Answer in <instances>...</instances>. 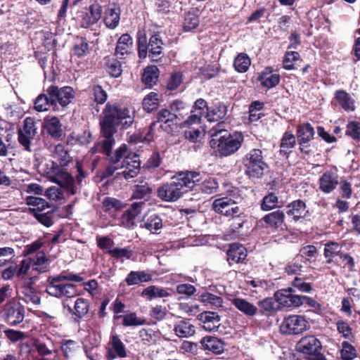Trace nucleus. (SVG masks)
Wrapping results in <instances>:
<instances>
[{"mask_svg":"<svg viewBox=\"0 0 360 360\" xmlns=\"http://www.w3.org/2000/svg\"><path fill=\"white\" fill-rule=\"evenodd\" d=\"M202 179L199 172H181L171 183L163 184L158 188V196L166 202L176 201L184 193L193 189L195 183Z\"/></svg>","mask_w":360,"mask_h":360,"instance_id":"f03ea898","label":"nucleus"},{"mask_svg":"<svg viewBox=\"0 0 360 360\" xmlns=\"http://www.w3.org/2000/svg\"><path fill=\"white\" fill-rule=\"evenodd\" d=\"M231 304L245 316L252 317L255 316L259 309L257 306L248 302L246 300L240 297H235L231 300Z\"/></svg>","mask_w":360,"mask_h":360,"instance_id":"393cba45","label":"nucleus"},{"mask_svg":"<svg viewBox=\"0 0 360 360\" xmlns=\"http://www.w3.org/2000/svg\"><path fill=\"white\" fill-rule=\"evenodd\" d=\"M25 309L20 302L13 301L7 303L4 309L6 322L10 326H17L25 319Z\"/></svg>","mask_w":360,"mask_h":360,"instance_id":"f8f14e48","label":"nucleus"},{"mask_svg":"<svg viewBox=\"0 0 360 360\" xmlns=\"http://www.w3.org/2000/svg\"><path fill=\"white\" fill-rule=\"evenodd\" d=\"M212 209L217 213L228 217H238L243 212L236 205V200L229 196L217 198L212 203Z\"/></svg>","mask_w":360,"mask_h":360,"instance_id":"6e6552de","label":"nucleus"},{"mask_svg":"<svg viewBox=\"0 0 360 360\" xmlns=\"http://www.w3.org/2000/svg\"><path fill=\"white\" fill-rule=\"evenodd\" d=\"M77 347L75 341L72 340H65L61 345V351L66 358L72 357L75 355Z\"/></svg>","mask_w":360,"mask_h":360,"instance_id":"13d9d810","label":"nucleus"},{"mask_svg":"<svg viewBox=\"0 0 360 360\" xmlns=\"http://www.w3.org/2000/svg\"><path fill=\"white\" fill-rule=\"evenodd\" d=\"M108 253L111 255L112 257L116 259H130L133 255V251L129 247L125 248H115L112 250H109Z\"/></svg>","mask_w":360,"mask_h":360,"instance_id":"49530a36","label":"nucleus"},{"mask_svg":"<svg viewBox=\"0 0 360 360\" xmlns=\"http://www.w3.org/2000/svg\"><path fill=\"white\" fill-rule=\"evenodd\" d=\"M174 331L179 338H188L194 335L195 330L190 320L181 319L175 323Z\"/></svg>","mask_w":360,"mask_h":360,"instance_id":"bb28decb","label":"nucleus"},{"mask_svg":"<svg viewBox=\"0 0 360 360\" xmlns=\"http://www.w3.org/2000/svg\"><path fill=\"white\" fill-rule=\"evenodd\" d=\"M139 336L144 345H152L155 342L157 333L151 328H142L139 332Z\"/></svg>","mask_w":360,"mask_h":360,"instance_id":"603ef678","label":"nucleus"},{"mask_svg":"<svg viewBox=\"0 0 360 360\" xmlns=\"http://www.w3.org/2000/svg\"><path fill=\"white\" fill-rule=\"evenodd\" d=\"M284 219V212L281 210H276L265 215L263 220L269 226L278 229L283 224Z\"/></svg>","mask_w":360,"mask_h":360,"instance_id":"e433bc0d","label":"nucleus"},{"mask_svg":"<svg viewBox=\"0 0 360 360\" xmlns=\"http://www.w3.org/2000/svg\"><path fill=\"white\" fill-rule=\"evenodd\" d=\"M34 108L39 112L46 111L51 108L53 110H56V106L51 96L47 94H41L35 100Z\"/></svg>","mask_w":360,"mask_h":360,"instance_id":"58836bf2","label":"nucleus"},{"mask_svg":"<svg viewBox=\"0 0 360 360\" xmlns=\"http://www.w3.org/2000/svg\"><path fill=\"white\" fill-rule=\"evenodd\" d=\"M102 6L96 1L80 11L79 17L81 20V25L83 27H88L96 23L101 17Z\"/></svg>","mask_w":360,"mask_h":360,"instance_id":"ddd939ff","label":"nucleus"},{"mask_svg":"<svg viewBox=\"0 0 360 360\" xmlns=\"http://www.w3.org/2000/svg\"><path fill=\"white\" fill-rule=\"evenodd\" d=\"M300 58V54L296 51H288L285 53L283 61V68L285 70H292L294 68V62Z\"/></svg>","mask_w":360,"mask_h":360,"instance_id":"e2e57ef3","label":"nucleus"},{"mask_svg":"<svg viewBox=\"0 0 360 360\" xmlns=\"http://www.w3.org/2000/svg\"><path fill=\"white\" fill-rule=\"evenodd\" d=\"M159 76L158 68L155 65L147 67L142 75V82L147 86H151L158 81Z\"/></svg>","mask_w":360,"mask_h":360,"instance_id":"a19ab883","label":"nucleus"},{"mask_svg":"<svg viewBox=\"0 0 360 360\" xmlns=\"http://www.w3.org/2000/svg\"><path fill=\"white\" fill-rule=\"evenodd\" d=\"M309 328L305 318L300 315H291L285 317L280 326L281 332L285 335H297Z\"/></svg>","mask_w":360,"mask_h":360,"instance_id":"1a4fd4ad","label":"nucleus"},{"mask_svg":"<svg viewBox=\"0 0 360 360\" xmlns=\"http://www.w3.org/2000/svg\"><path fill=\"white\" fill-rule=\"evenodd\" d=\"M335 99L345 111L349 112L354 110V100L345 91H336L335 93Z\"/></svg>","mask_w":360,"mask_h":360,"instance_id":"2f4dec72","label":"nucleus"},{"mask_svg":"<svg viewBox=\"0 0 360 360\" xmlns=\"http://www.w3.org/2000/svg\"><path fill=\"white\" fill-rule=\"evenodd\" d=\"M226 111V107L224 105L217 103L212 108L207 109L205 117L210 122H218L225 117Z\"/></svg>","mask_w":360,"mask_h":360,"instance_id":"72a5a7b5","label":"nucleus"},{"mask_svg":"<svg viewBox=\"0 0 360 360\" xmlns=\"http://www.w3.org/2000/svg\"><path fill=\"white\" fill-rule=\"evenodd\" d=\"M62 305L65 313L75 315L79 319L83 318L89 311L88 301L84 298L76 300L74 309L70 305L68 300H63Z\"/></svg>","mask_w":360,"mask_h":360,"instance_id":"dca6fc26","label":"nucleus"},{"mask_svg":"<svg viewBox=\"0 0 360 360\" xmlns=\"http://www.w3.org/2000/svg\"><path fill=\"white\" fill-rule=\"evenodd\" d=\"M140 160L139 155L135 153H130L127 155L120 169H123L118 174H122L125 179H129L135 177L140 170Z\"/></svg>","mask_w":360,"mask_h":360,"instance_id":"4468645a","label":"nucleus"},{"mask_svg":"<svg viewBox=\"0 0 360 360\" xmlns=\"http://www.w3.org/2000/svg\"><path fill=\"white\" fill-rule=\"evenodd\" d=\"M37 127L34 119L26 117L23 121L22 127L18 130V139L20 144L27 151H31V143L37 134Z\"/></svg>","mask_w":360,"mask_h":360,"instance_id":"0eeeda50","label":"nucleus"},{"mask_svg":"<svg viewBox=\"0 0 360 360\" xmlns=\"http://www.w3.org/2000/svg\"><path fill=\"white\" fill-rule=\"evenodd\" d=\"M135 111L124 105L108 103L103 110L100 121L101 127L106 134L116 131L117 128L127 129L134 122Z\"/></svg>","mask_w":360,"mask_h":360,"instance_id":"f257e3e1","label":"nucleus"},{"mask_svg":"<svg viewBox=\"0 0 360 360\" xmlns=\"http://www.w3.org/2000/svg\"><path fill=\"white\" fill-rule=\"evenodd\" d=\"M106 356L108 360L127 356L125 345L116 334L112 335L110 338L107 347Z\"/></svg>","mask_w":360,"mask_h":360,"instance_id":"2eb2a0df","label":"nucleus"},{"mask_svg":"<svg viewBox=\"0 0 360 360\" xmlns=\"http://www.w3.org/2000/svg\"><path fill=\"white\" fill-rule=\"evenodd\" d=\"M51 156L54 159L53 165L61 167L67 166L70 161V156L68 148L62 143L56 145L51 150Z\"/></svg>","mask_w":360,"mask_h":360,"instance_id":"aec40b11","label":"nucleus"},{"mask_svg":"<svg viewBox=\"0 0 360 360\" xmlns=\"http://www.w3.org/2000/svg\"><path fill=\"white\" fill-rule=\"evenodd\" d=\"M278 207V198L274 193H270L264 197L261 207L263 210H271Z\"/></svg>","mask_w":360,"mask_h":360,"instance_id":"5fc2aeb1","label":"nucleus"},{"mask_svg":"<svg viewBox=\"0 0 360 360\" xmlns=\"http://www.w3.org/2000/svg\"><path fill=\"white\" fill-rule=\"evenodd\" d=\"M338 184V175L333 172L327 171L319 179L320 189L326 193H330Z\"/></svg>","mask_w":360,"mask_h":360,"instance_id":"b1692460","label":"nucleus"},{"mask_svg":"<svg viewBox=\"0 0 360 360\" xmlns=\"http://www.w3.org/2000/svg\"><path fill=\"white\" fill-rule=\"evenodd\" d=\"M158 104V95L155 92H150L143 101V108L148 112H150L157 108Z\"/></svg>","mask_w":360,"mask_h":360,"instance_id":"6e6d98bb","label":"nucleus"},{"mask_svg":"<svg viewBox=\"0 0 360 360\" xmlns=\"http://www.w3.org/2000/svg\"><path fill=\"white\" fill-rule=\"evenodd\" d=\"M295 143V136L291 133L285 132L281 139L280 153L283 155L288 154L290 149L294 147Z\"/></svg>","mask_w":360,"mask_h":360,"instance_id":"a18cd8bd","label":"nucleus"},{"mask_svg":"<svg viewBox=\"0 0 360 360\" xmlns=\"http://www.w3.org/2000/svg\"><path fill=\"white\" fill-rule=\"evenodd\" d=\"M227 260L230 265L242 262L247 257L245 248L239 243H232L226 252Z\"/></svg>","mask_w":360,"mask_h":360,"instance_id":"6ab92c4d","label":"nucleus"},{"mask_svg":"<svg viewBox=\"0 0 360 360\" xmlns=\"http://www.w3.org/2000/svg\"><path fill=\"white\" fill-rule=\"evenodd\" d=\"M245 173L250 178H260L264 175L268 166L263 160L262 152L259 149H252L243 158Z\"/></svg>","mask_w":360,"mask_h":360,"instance_id":"423d86ee","label":"nucleus"},{"mask_svg":"<svg viewBox=\"0 0 360 360\" xmlns=\"http://www.w3.org/2000/svg\"><path fill=\"white\" fill-rule=\"evenodd\" d=\"M141 295L151 300L156 297H166L170 295L169 289L164 288L156 285H150L145 288Z\"/></svg>","mask_w":360,"mask_h":360,"instance_id":"f704fd0d","label":"nucleus"},{"mask_svg":"<svg viewBox=\"0 0 360 360\" xmlns=\"http://www.w3.org/2000/svg\"><path fill=\"white\" fill-rule=\"evenodd\" d=\"M58 276H49L46 281L45 291L49 295L56 298H72L79 295L75 285L63 283Z\"/></svg>","mask_w":360,"mask_h":360,"instance_id":"39448f33","label":"nucleus"},{"mask_svg":"<svg viewBox=\"0 0 360 360\" xmlns=\"http://www.w3.org/2000/svg\"><path fill=\"white\" fill-rule=\"evenodd\" d=\"M287 214L291 217L295 221L304 218L308 213L305 202L301 200H296L291 202L287 206Z\"/></svg>","mask_w":360,"mask_h":360,"instance_id":"4be33fe9","label":"nucleus"},{"mask_svg":"<svg viewBox=\"0 0 360 360\" xmlns=\"http://www.w3.org/2000/svg\"><path fill=\"white\" fill-rule=\"evenodd\" d=\"M259 81L263 86L270 89L278 84L280 76L277 73H273L271 68L268 67L262 72Z\"/></svg>","mask_w":360,"mask_h":360,"instance_id":"c85d7f7f","label":"nucleus"},{"mask_svg":"<svg viewBox=\"0 0 360 360\" xmlns=\"http://www.w3.org/2000/svg\"><path fill=\"white\" fill-rule=\"evenodd\" d=\"M54 214V210L50 209L46 212H38L34 213V217L37 219L39 222H40L41 224L49 227L51 226L53 223V218Z\"/></svg>","mask_w":360,"mask_h":360,"instance_id":"864d4df0","label":"nucleus"},{"mask_svg":"<svg viewBox=\"0 0 360 360\" xmlns=\"http://www.w3.org/2000/svg\"><path fill=\"white\" fill-rule=\"evenodd\" d=\"M21 292L25 302L34 304H39L40 303L39 297L32 287L29 285L23 286Z\"/></svg>","mask_w":360,"mask_h":360,"instance_id":"8fccbe9b","label":"nucleus"},{"mask_svg":"<svg viewBox=\"0 0 360 360\" xmlns=\"http://www.w3.org/2000/svg\"><path fill=\"white\" fill-rule=\"evenodd\" d=\"M346 134L351 136L353 139H360V123L357 122H351L347 126Z\"/></svg>","mask_w":360,"mask_h":360,"instance_id":"774afa93","label":"nucleus"},{"mask_svg":"<svg viewBox=\"0 0 360 360\" xmlns=\"http://www.w3.org/2000/svg\"><path fill=\"white\" fill-rule=\"evenodd\" d=\"M120 20V9L116 6L109 8L106 10L103 18L105 26L110 29H115Z\"/></svg>","mask_w":360,"mask_h":360,"instance_id":"c756f323","label":"nucleus"},{"mask_svg":"<svg viewBox=\"0 0 360 360\" xmlns=\"http://www.w3.org/2000/svg\"><path fill=\"white\" fill-rule=\"evenodd\" d=\"M341 357L343 360H353L356 357V351L355 348L347 341L342 343V349L340 351Z\"/></svg>","mask_w":360,"mask_h":360,"instance_id":"4d7b16f0","label":"nucleus"},{"mask_svg":"<svg viewBox=\"0 0 360 360\" xmlns=\"http://www.w3.org/2000/svg\"><path fill=\"white\" fill-rule=\"evenodd\" d=\"M200 344L204 350L212 352L214 354H221L224 349V343L220 339L213 336H205L200 340Z\"/></svg>","mask_w":360,"mask_h":360,"instance_id":"5701e85b","label":"nucleus"},{"mask_svg":"<svg viewBox=\"0 0 360 360\" xmlns=\"http://www.w3.org/2000/svg\"><path fill=\"white\" fill-rule=\"evenodd\" d=\"M27 203L29 205H32L34 207L32 208V212L34 215V213L41 212H43L46 208H51L48 204V202L41 198L39 197H28L27 198Z\"/></svg>","mask_w":360,"mask_h":360,"instance_id":"de8ad7c7","label":"nucleus"},{"mask_svg":"<svg viewBox=\"0 0 360 360\" xmlns=\"http://www.w3.org/2000/svg\"><path fill=\"white\" fill-rule=\"evenodd\" d=\"M224 122H219L210 131L211 140L210 145L212 148H217L222 156H229L236 152L243 141L241 133L231 135L225 128Z\"/></svg>","mask_w":360,"mask_h":360,"instance_id":"7ed1b4c3","label":"nucleus"},{"mask_svg":"<svg viewBox=\"0 0 360 360\" xmlns=\"http://www.w3.org/2000/svg\"><path fill=\"white\" fill-rule=\"evenodd\" d=\"M44 128L47 133L53 138H60L62 136V124L56 117L45 119Z\"/></svg>","mask_w":360,"mask_h":360,"instance_id":"473e14b6","label":"nucleus"},{"mask_svg":"<svg viewBox=\"0 0 360 360\" xmlns=\"http://www.w3.org/2000/svg\"><path fill=\"white\" fill-rule=\"evenodd\" d=\"M122 317L123 319L122 324L124 326H138L146 323V319L142 317H138L134 312L127 314Z\"/></svg>","mask_w":360,"mask_h":360,"instance_id":"09e8293b","label":"nucleus"},{"mask_svg":"<svg viewBox=\"0 0 360 360\" xmlns=\"http://www.w3.org/2000/svg\"><path fill=\"white\" fill-rule=\"evenodd\" d=\"M133 39L129 34H123L118 39L115 55L117 58L123 59L131 53Z\"/></svg>","mask_w":360,"mask_h":360,"instance_id":"a211bd4d","label":"nucleus"},{"mask_svg":"<svg viewBox=\"0 0 360 360\" xmlns=\"http://www.w3.org/2000/svg\"><path fill=\"white\" fill-rule=\"evenodd\" d=\"M299 349L310 355L309 360H326L321 353L320 341L313 335L302 338L298 342Z\"/></svg>","mask_w":360,"mask_h":360,"instance_id":"9d476101","label":"nucleus"},{"mask_svg":"<svg viewBox=\"0 0 360 360\" xmlns=\"http://www.w3.org/2000/svg\"><path fill=\"white\" fill-rule=\"evenodd\" d=\"M315 134L314 127L309 123L300 124L297 130V141L300 146L309 142Z\"/></svg>","mask_w":360,"mask_h":360,"instance_id":"cd10ccee","label":"nucleus"},{"mask_svg":"<svg viewBox=\"0 0 360 360\" xmlns=\"http://www.w3.org/2000/svg\"><path fill=\"white\" fill-rule=\"evenodd\" d=\"M176 115L167 109L160 110L155 117V120L153 121L150 126V131H153L157 125L160 124V127L164 129V124L167 127H171L175 124Z\"/></svg>","mask_w":360,"mask_h":360,"instance_id":"f3484780","label":"nucleus"},{"mask_svg":"<svg viewBox=\"0 0 360 360\" xmlns=\"http://www.w3.org/2000/svg\"><path fill=\"white\" fill-rule=\"evenodd\" d=\"M152 280V275L145 271H131L125 278L128 285H138L141 283L149 282Z\"/></svg>","mask_w":360,"mask_h":360,"instance_id":"7c9ffc66","label":"nucleus"},{"mask_svg":"<svg viewBox=\"0 0 360 360\" xmlns=\"http://www.w3.org/2000/svg\"><path fill=\"white\" fill-rule=\"evenodd\" d=\"M103 207L105 212L117 210L122 208V202L113 198L107 197L103 200Z\"/></svg>","mask_w":360,"mask_h":360,"instance_id":"680f3d73","label":"nucleus"},{"mask_svg":"<svg viewBox=\"0 0 360 360\" xmlns=\"http://www.w3.org/2000/svg\"><path fill=\"white\" fill-rule=\"evenodd\" d=\"M162 226V219L156 214L150 215L144 223V227L153 233H156Z\"/></svg>","mask_w":360,"mask_h":360,"instance_id":"37998d69","label":"nucleus"},{"mask_svg":"<svg viewBox=\"0 0 360 360\" xmlns=\"http://www.w3.org/2000/svg\"><path fill=\"white\" fill-rule=\"evenodd\" d=\"M276 302L273 298H266L258 302V306L260 307V311L272 312L276 309Z\"/></svg>","mask_w":360,"mask_h":360,"instance_id":"338daca9","label":"nucleus"},{"mask_svg":"<svg viewBox=\"0 0 360 360\" xmlns=\"http://www.w3.org/2000/svg\"><path fill=\"white\" fill-rule=\"evenodd\" d=\"M89 51V44L85 39H78L73 48V54L77 57H82Z\"/></svg>","mask_w":360,"mask_h":360,"instance_id":"bf43d9fd","label":"nucleus"},{"mask_svg":"<svg viewBox=\"0 0 360 360\" xmlns=\"http://www.w3.org/2000/svg\"><path fill=\"white\" fill-rule=\"evenodd\" d=\"M151 191V188L147 184L136 185L133 191L131 198L146 200L150 197Z\"/></svg>","mask_w":360,"mask_h":360,"instance_id":"3c124183","label":"nucleus"},{"mask_svg":"<svg viewBox=\"0 0 360 360\" xmlns=\"http://www.w3.org/2000/svg\"><path fill=\"white\" fill-rule=\"evenodd\" d=\"M101 131L103 136L105 139L101 143H99L96 146L98 148L97 150H101V151L108 156L111 153V149L112 146L115 143V140L113 138V134L116 131H112L110 134H106L103 130V127H101Z\"/></svg>","mask_w":360,"mask_h":360,"instance_id":"4c0bfd02","label":"nucleus"},{"mask_svg":"<svg viewBox=\"0 0 360 360\" xmlns=\"http://www.w3.org/2000/svg\"><path fill=\"white\" fill-rule=\"evenodd\" d=\"M199 25L198 17L194 13H188L186 15L183 27L185 31H190L195 29Z\"/></svg>","mask_w":360,"mask_h":360,"instance_id":"052dcab7","label":"nucleus"},{"mask_svg":"<svg viewBox=\"0 0 360 360\" xmlns=\"http://www.w3.org/2000/svg\"><path fill=\"white\" fill-rule=\"evenodd\" d=\"M199 319L202 323V328L209 332L217 330L220 326V316L217 312L205 311L200 314Z\"/></svg>","mask_w":360,"mask_h":360,"instance_id":"412c9836","label":"nucleus"},{"mask_svg":"<svg viewBox=\"0 0 360 360\" xmlns=\"http://www.w3.org/2000/svg\"><path fill=\"white\" fill-rule=\"evenodd\" d=\"M30 259L32 261L33 271L42 274L49 270L50 260L44 251L37 252L32 258Z\"/></svg>","mask_w":360,"mask_h":360,"instance_id":"a878e982","label":"nucleus"},{"mask_svg":"<svg viewBox=\"0 0 360 360\" xmlns=\"http://www.w3.org/2000/svg\"><path fill=\"white\" fill-rule=\"evenodd\" d=\"M341 249L342 247L340 245L334 241H330L326 243L324 245V257L328 259L327 262L330 263L332 262V258L336 256H341Z\"/></svg>","mask_w":360,"mask_h":360,"instance_id":"79ce46f5","label":"nucleus"},{"mask_svg":"<svg viewBox=\"0 0 360 360\" xmlns=\"http://www.w3.org/2000/svg\"><path fill=\"white\" fill-rule=\"evenodd\" d=\"M127 147L126 144H122L114 153L108 156L111 163L119 164L120 160L126 155Z\"/></svg>","mask_w":360,"mask_h":360,"instance_id":"0e129e2a","label":"nucleus"},{"mask_svg":"<svg viewBox=\"0 0 360 360\" xmlns=\"http://www.w3.org/2000/svg\"><path fill=\"white\" fill-rule=\"evenodd\" d=\"M200 180L195 183V186H198L202 193L206 194H212L217 193L219 188V184L215 178L207 177L200 183Z\"/></svg>","mask_w":360,"mask_h":360,"instance_id":"ea45409f","label":"nucleus"},{"mask_svg":"<svg viewBox=\"0 0 360 360\" xmlns=\"http://www.w3.org/2000/svg\"><path fill=\"white\" fill-rule=\"evenodd\" d=\"M199 300L207 307L217 309L222 307L223 299L210 292H205L199 295Z\"/></svg>","mask_w":360,"mask_h":360,"instance_id":"c9c22d12","label":"nucleus"},{"mask_svg":"<svg viewBox=\"0 0 360 360\" xmlns=\"http://www.w3.org/2000/svg\"><path fill=\"white\" fill-rule=\"evenodd\" d=\"M138 53L140 58L143 59L148 56L153 61H158L162 56L163 42L158 34H155L150 37L147 43L146 34L138 32Z\"/></svg>","mask_w":360,"mask_h":360,"instance_id":"20e7f679","label":"nucleus"},{"mask_svg":"<svg viewBox=\"0 0 360 360\" xmlns=\"http://www.w3.org/2000/svg\"><path fill=\"white\" fill-rule=\"evenodd\" d=\"M31 265L32 261L30 258L22 259L18 266L16 265V276L22 278L27 274Z\"/></svg>","mask_w":360,"mask_h":360,"instance_id":"69168bd1","label":"nucleus"},{"mask_svg":"<svg viewBox=\"0 0 360 360\" xmlns=\"http://www.w3.org/2000/svg\"><path fill=\"white\" fill-rule=\"evenodd\" d=\"M251 64L250 58L246 53H239L235 58L233 66L238 72H245Z\"/></svg>","mask_w":360,"mask_h":360,"instance_id":"c03bdc74","label":"nucleus"},{"mask_svg":"<svg viewBox=\"0 0 360 360\" xmlns=\"http://www.w3.org/2000/svg\"><path fill=\"white\" fill-rule=\"evenodd\" d=\"M48 95L51 96L56 106L58 108V103L63 107L68 105L75 96V92L71 86H63L58 88L56 86H51L47 89Z\"/></svg>","mask_w":360,"mask_h":360,"instance_id":"9b49d317","label":"nucleus"}]
</instances>
